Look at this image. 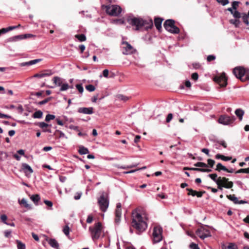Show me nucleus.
I'll list each match as a JSON object with an SVG mask.
<instances>
[{"label":"nucleus","mask_w":249,"mask_h":249,"mask_svg":"<svg viewBox=\"0 0 249 249\" xmlns=\"http://www.w3.org/2000/svg\"><path fill=\"white\" fill-rule=\"evenodd\" d=\"M191 77L192 79L196 81L198 78V74L197 72H194L192 74Z\"/></svg>","instance_id":"61"},{"label":"nucleus","mask_w":249,"mask_h":249,"mask_svg":"<svg viewBox=\"0 0 249 249\" xmlns=\"http://www.w3.org/2000/svg\"><path fill=\"white\" fill-rule=\"evenodd\" d=\"M194 166L196 167L203 168L208 167V165L206 163L202 162H197L194 164Z\"/></svg>","instance_id":"38"},{"label":"nucleus","mask_w":249,"mask_h":249,"mask_svg":"<svg viewBox=\"0 0 249 249\" xmlns=\"http://www.w3.org/2000/svg\"><path fill=\"white\" fill-rule=\"evenodd\" d=\"M52 74V73L51 72L50 73H36L34 75V77L36 78H42L45 76H50Z\"/></svg>","instance_id":"30"},{"label":"nucleus","mask_w":249,"mask_h":249,"mask_svg":"<svg viewBox=\"0 0 249 249\" xmlns=\"http://www.w3.org/2000/svg\"><path fill=\"white\" fill-rule=\"evenodd\" d=\"M208 164H207L208 166H210L211 168H212L215 163V161L212 159H208L207 160Z\"/></svg>","instance_id":"54"},{"label":"nucleus","mask_w":249,"mask_h":249,"mask_svg":"<svg viewBox=\"0 0 249 249\" xmlns=\"http://www.w3.org/2000/svg\"><path fill=\"white\" fill-rule=\"evenodd\" d=\"M186 190L188 191V195L192 196H196L195 192L196 191L193 190L191 188H187Z\"/></svg>","instance_id":"52"},{"label":"nucleus","mask_w":249,"mask_h":249,"mask_svg":"<svg viewBox=\"0 0 249 249\" xmlns=\"http://www.w3.org/2000/svg\"><path fill=\"white\" fill-rule=\"evenodd\" d=\"M98 203L101 211L105 212L109 205V200L107 198L105 197L104 192L98 198Z\"/></svg>","instance_id":"7"},{"label":"nucleus","mask_w":249,"mask_h":249,"mask_svg":"<svg viewBox=\"0 0 249 249\" xmlns=\"http://www.w3.org/2000/svg\"><path fill=\"white\" fill-rule=\"evenodd\" d=\"M20 203L24 205V207L27 208H30V205L27 203L25 198H22L20 201Z\"/></svg>","instance_id":"55"},{"label":"nucleus","mask_w":249,"mask_h":249,"mask_svg":"<svg viewBox=\"0 0 249 249\" xmlns=\"http://www.w3.org/2000/svg\"><path fill=\"white\" fill-rule=\"evenodd\" d=\"M30 199L32 200V201H33V202L34 203V204L36 205H38V202L40 200V197L39 195L35 194V195H32L30 197Z\"/></svg>","instance_id":"20"},{"label":"nucleus","mask_w":249,"mask_h":249,"mask_svg":"<svg viewBox=\"0 0 249 249\" xmlns=\"http://www.w3.org/2000/svg\"><path fill=\"white\" fill-rule=\"evenodd\" d=\"M222 248V249H238L237 245L233 243H230L227 246L223 245Z\"/></svg>","instance_id":"24"},{"label":"nucleus","mask_w":249,"mask_h":249,"mask_svg":"<svg viewBox=\"0 0 249 249\" xmlns=\"http://www.w3.org/2000/svg\"><path fill=\"white\" fill-rule=\"evenodd\" d=\"M86 89L89 91V92H92L93 91L95 90V87L92 85H91V84H89V85H88L87 86H86Z\"/></svg>","instance_id":"43"},{"label":"nucleus","mask_w":249,"mask_h":249,"mask_svg":"<svg viewBox=\"0 0 249 249\" xmlns=\"http://www.w3.org/2000/svg\"><path fill=\"white\" fill-rule=\"evenodd\" d=\"M43 112L42 111L39 110L34 112L32 117L34 118L40 119L42 117Z\"/></svg>","instance_id":"28"},{"label":"nucleus","mask_w":249,"mask_h":249,"mask_svg":"<svg viewBox=\"0 0 249 249\" xmlns=\"http://www.w3.org/2000/svg\"><path fill=\"white\" fill-rule=\"evenodd\" d=\"M41 60H42L41 59H36L29 61L28 62L21 63L19 64V66L20 67L29 66L36 64L37 63L40 62Z\"/></svg>","instance_id":"18"},{"label":"nucleus","mask_w":249,"mask_h":249,"mask_svg":"<svg viewBox=\"0 0 249 249\" xmlns=\"http://www.w3.org/2000/svg\"><path fill=\"white\" fill-rule=\"evenodd\" d=\"M17 28H18V26H9L7 28H3V32L6 33L10 31H11V30H13L14 29H16Z\"/></svg>","instance_id":"41"},{"label":"nucleus","mask_w":249,"mask_h":249,"mask_svg":"<svg viewBox=\"0 0 249 249\" xmlns=\"http://www.w3.org/2000/svg\"><path fill=\"white\" fill-rule=\"evenodd\" d=\"M232 72L235 77L241 81L249 80V70L242 67H237L233 69Z\"/></svg>","instance_id":"3"},{"label":"nucleus","mask_w":249,"mask_h":249,"mask_svg":"<svg viewBox=\"0 0 249 249\" xmlns=\"http://www.w3.org/2000/svg\"><path fill=\"white\" fill-rule=\"evenodd\" d=\"M78 112L85 114H92L93 113V107H79L77 110Z\"/></svg>","instance_id":"15"},{"label":"nucleus","mask_w":249,"mask_h":249,"mask_svg":"<svg viewBox=\"0 0 249 249\" xmlns=\"http://www.w3.org/2000/svg\"><path fill=\"white\" fill-rule=\"evenodd\" d=\"M36 125H38L39 127L44 129L45 128H46L48 126H51V124H49L47 123H45L43 122H39L35 124Z\"/></svg>","instance_id":"32"},{"label":"nucleus","mask_w":249,"mask_h":249,"mask_svg":"<svg viewBox=\"0 0 249 249\" xmlns=\"http://www.w3.org/2000/svg\"><path fill=\"white\" fill-rule=\"evenodd\" d=\"M230 24L233 25L235 27L238 28L241 23V21L238 18L231 19L229 20Z\"/></svg>","instance_id":"25"},{"label":"nucleus","mask_w":249,"mask_h":249,"mask_svg":"<svg viewBox=\"0 0 249 249\" xmlns=\"http://www.w3.org/2000/svg\"><path fill=\"white\" fill-rule=\"evenodd\" d=\"M20 39L21 40L23 39L30 38V37L34 36H35L32 34H24V35H20Z\"/></svg>","instance_id":"45"},{"label":"nucleus","mask_w":249,"mask_h":249,"mask_svg":"<svg viewBox=\"0 0 249 249\" xmlns=\"http://www.w3.org/2000/svg\"><path fill=\"white\" fill-rule=\"evenodd\" d=\"M189 247L191 249H200L197 244L195 243H192L190 244Z\"/></svg>","instance_id":"56"},{"label":"nucleus","mask_w":249,"mask_h":249,"mask_svg":"<svg viewBox=\"0 0 249 249\" xmlns=\"http://www.w3.org/2000/svg\"><path fill=\"white\" fill-rule=\"evenodd\" d=\"M63 78L58 76H54L53 79V83L57 86H61L63 83Z\"/></svg>","instance_id":"19"},{"label":"nucleus","mask_w":249,"mask_h":249,"mask_svg":"<svg viewBox=\"0 0 249 249\" xmlns=\"http://www.w3.org/2000/svg\"><path fill=\"white\" fill-rule=\"evenodd\" d=\"M63 231L64 232V233L68 236V235H69V233H70V228L69 227L68 225H66L63 229Z\"/></svg>","instance_id":"47"},{"label":"nucleus","mask_w":249,"mask_h":249,"mask_svg":"<svg viewBox=\"0 0 249 249\" xmlns=\"http://www.w3.org/2000/svg\"><path fill=\"white\" fill-rule=\"evenodd\" d=\"M235 113L236 115L238 117L240 121H241L243 119V116L244 114V111L243 110L240 108H238L236 109L235 111Z\"/></svg>","instance_id":"23"},{"label":"nucleus","mask_w":249,"mask_h":249,"mask_svg":"<svg viewBox=\"0 0 249 249\" xmlns=\"http://www.w3.org/2000/svg\"><path fill=\"white\" fill-rule=\"evenodd\" d=\"M103 230L102 224L101 222L95 223L93 227H89V231L90 233L91 238L93 241L98 240L102 233Z\"/></svg>","instance_id":"4"},{"label":"nucleus","mask_w":249,"mask_h":249,"mask_svg":"<svg viewBox=\"0 0 249 249\" xmlns=\"http://www.w3.org/2000/svg\"><path fill=\"white\" fill-rule=\"evenodd\" d=\"M227 170V167L223 165L221 163H218L216 165V167L215 169V170L220 172L221 171H225Z\"/></svg>","instance_id":"29"},{"label":"nucleus","mask_w":249,"mask_h":249,"mask_svg":"<svg viewBox=\"0 0 249 249\" xmlns=\"http://www.w3.org/2000/svg\"><path fill=\"white\" fill-rule=\"evenodd\" d=\"M52 98H53L52 97H48V98H46L45 99L37 103L36 104L38 105H44V104L47 103L50 101H51L52 99Z\"/></svg>","instance_id":"35"},{"label":"nucleus","mask_w":249,"mask_h":249,"mask_svg":"<svg viewBox=\"0 0 249 249\" xmlns=\"http://www.w3.org/2000/svg\"><path fill=\"white\" fill-rule=\"evenodd\" d=\"M43 90H41L40 91L37 92H32L31 95H35L37 97L41 96L42 95V93H43Z\"/></svg>","instance_id":"58"},{"label":"nucleus","mask_w":249,"mask_h":249,"mask_svg":"<svg viewBox=\"0 0 249 249\" xmlns=\"http://www.w3.org/2000/svg\"><path fill=\"white\" fill-rule=\"evenodd\" d=\"M118 99L124 101V102L127 101L129 99V97L126 96H124L122 94H119L118 96Z\"/></svg>","instance_id":"49"},{"label":"nucleus","mask_w":249,"mask_h":249,"mask_svg":"<svg viewBox=\"0 0 249 249\" xmlns=\"http://www.w3.org/2000/svg\"><path fill=\"white\" fill-rule=\"evenodd\" d=\"M173 119V114L172 113H169L166 117V122L169 123Z\"/></svg>","instance_id":"63"},{"label":"nucleus","mask_w":249,"mask_h":249,"mask_svg":"<svg viewBox=\"0 0 249 249\" xmlns=\"http://www.w3.org/2000/svg\"><path fill=\"white\" fill-rule=\"evenodd\" d=\"M242 18L243 22L247 26L249 25V18H247L246 13H242Z\"/></svg>","instance_id":"37"},{"label":"nucleus","mask_w":249,"mask_h":249,"mask_svg":"<svg viewBox=\"0 0 249 249\" xmlns=\"http://www.w3.org/2000/svg\"><path fill=\"white\" fill-rule=\"evenodd\" d=\"M121 207L122 205L121 203H118L117 204L115 213H117L118 215H119L120 213H122Z\"/></svg>","instance_id":"42"},{"label":"nucleus","mask_w":249,"mask_h":249,"mask_svg":"<svg viewBox=\"0 0 249 249\" xmlns=\"http://www.w3.org/2000/svg\"><path fill=\"white\" fill-rule=\"evenodd\" d=\"M215 56L214 55H209L208 56L207 60L208 62H211L215 59Z\"/></svg>","instance_id":"62"},{"label":"nucleus","mask_w":249,"mask_h":249,"mask_svg":"<svg viewBox=\"0 0 249 249\" xmlns=\"http://www.w3.org/2000/svg\"><path fill=\"white\" fill-rule=\"evenodd\" d=\"M21 169L26 176H28V174H31L33 173V170L31 167L26 163H22Z\"/></svg>","instance_id":"14"},{"label":"nucleus","mask_w":249,"mask_h":249,"mask_svg":"<svg viewBox=\"0 0 249 249\" xmlns=\"http://www.w3.org/2000/svg\"><path fill=\"white\" fill-rule=\"evenodd\" d=\"M18 40H21L20 35L12 36L11 37L7 38L6 40V42H16Z\"/></svg>","instance_id":"27"},{"label":"nucleus","mask_w":249,"mask_h":249,"mask_svg":"<svg viewBox=\"0 0 249 249\" xmlns=\"http://www.w3.org/2000/svg\"><path fill=\"white\" fill-rule=\"evenodd\" d=\"M196 233L202 239H204L207 237L211 236L210 231L207 229L202 228L198 229L196 231Z\"/></svg>","instance_id":"12"},{"label":"nucleus","mask_w":249,"mask_h":249,"mask_svg":"<svg viewBox=\"0 0 249 249\" xmlns=\"http://www.w3.org/2000/svg\"><path fill=\"white\" fill-rule=\"evenodd\" d=\"M55 116L54 115L47 114L46 116L45 120L46 122H49L51 120H53L54 119H55Z\"/></svg>","instance_id":"44"},{"label":"nucleus","mask_w":249,"mask_h":249,"mask_svg":"<svg viewBox=\"0 0 249 249\" xmlns=\"http://www.w3.org/2000/svg\"><path fill=\"white\" fill-rule=\"evenodd\" d=\"M236 174L239 173H246L249 174V168H242L235 172Z\"/></svg>","instance_id":"40"},{"label":"nucleus","mask_w":249,"mask_h":249,"mask_svg":"<svg viewBox=\"0 0 249 249\" xmlns=\"http://www.w3.org/2000/svg\"><path fill=\"white\" fill-rule=\"evenodd\" d=\"M78 152L80 155H85L89 153L88 148L85 147L83 145H80L79 146Z\"/></svg>","instance_id":"22"},{"label":"nucleus","mask_w":249,"mask_h":249,"mask_svg":"<svg viewBox=\"0 0 249 249\" xmlns=\"http://www.w3.org/2000/svg\"><path fill=\"white\" fill-rule=\"evenodd\" d=\"M11 233H12V231L10 230L5 231L4 232L5 237L6 238L10 237Z\"/></svg>","instance_id":"59"},{"label":"nucleus","mask_w":249,"mask_h":249,"mask_svg":"<svg viewBox=\"0 0 249 249\" xmlns=\"http://www.w3.org/2000/svg\"><path fill=\"white\" fill-rule=\"evenodd\" d=\"M0 219H1V221L4 223L5 224H7V222H6V220L7 219V216L5 214H2L0 215Z\"/></svg>","instance_id":"57"},{"label":"nucleus","mask_w":249,"mask_h":249,"mask_svg":"<svg viewBox=\"0 0 249 249\" xmlns=\"http://www.w3.org/2000/svg\"><path fill=\"white\" fill-rule=\"evenodd\" d=\"M175 21L172 19L165 20L163 23V27L168 32L173 34H178L180 32V29L175 25Z\"/></svg>","instance_id":"5"},{"label":"nucleus","mask_w":249,"mask_h":249,"mask_svg":"<svg viewBox=\"0 0 249 249\" xmlns=\"http://www.w3.org/2000/svg\"><path fill=\"white\" fill-rule=\"evenodd\" d=\"M102 7L106 9L107 14L111 16H119L122 11V8L118 5H104Z\"/></svg>","instance_id":"6"},{"label":"nucleus","mask_w":249,"mask_h":249,"mask_svg":"<svg viewBox=\"0 0 249 249\" xmlns=\"http://www.w3.org/2000/svg\"><path fill=\"white\" fill-rule=\"evenodd\" d=\"M216 184L217 185L218 189L220 190H222L223 188L230 189L232 187L233 185L232 181H229V178H228V182H223V180H219L218 181H216Z\"/></svg>","instance_id":"13"},{"label":"nucleus","mask_w":249,"mask_h":249,"mask_svg":"<svg viewBox=\"0 0 249 249\" xmlns=\"http://www.w3.org/2000/svg\"><path fill=\"white\" fill-rule=\"evenodd\" d=\"M162 229L160 227H154L153 232V242L157 243L160 242L162 240Z\"/></svg>","instance_id":"9"},{"label":"nucleus","mask_w":249,"mask_h":249,"mask_svg":"<svg viewBox=\"0 0 249 249\" xmlns=\"http://www.w3.org/2000/svg\"><path fill=\"white\" fill-rule=\"evenodd\" d=\"M217 142L222 145L224 148H227V145L226 142L223 140L218 141Z\"/></svg>","instance_id":"64"},{"label":"nucleus","mask_w":249,"mask_h":249,"mask_svg":"<svg viewBox=\"0 0 249 249\" xmlns=\"http://www.w3.org/2000/svg\"><path fill=\"white\" fill-rule=\"evenodd\" d=\"M204 193H205V191H204L201 192H197L196 191L195 192L196 196L198 197H201Z\"/></svg>","instance_id":"60"},{"label":"nucleus","mask_w":249,"mask_h":249,"mask_svg":"<svg viewBox=\"0 0 249 249\" xmlns=\"http://www.w3.org/2000/svg\"><path fill=\"white\" fill-rule=\"evenodd\" d=\"M232 16L235 18L239 19L242 18V13L239 12L237 10H234L232 13Z\"/></svg>","instance_id":"34"},{"label":"nucleus","mask_w":249,"mask_h":249,"mask_svg":"<svg viewBox=\"0 0 249 249\" xmlns=\"http://www.w3.org/2000/svg\"><path fill=\"white\" fill-rule=\"evenodd\" d=\"M216 1L220 3L222 5L225 6L229 3V0H216Z\"/></svg>","instance_id":"53"},{"label":"nucleus","mask_w":249,"mask_h":249,"mask_svg":"<svg viewBox=\"0 0 249 249\" xmlns=\"http://www.w3.org/2000/svg\"><path fill=\"white\" fill-rule=\"evenodd\" d=\"M208 177L210 178L214 182L216 183V181L219 180H223V182H228V178L225 177L221 178L220 177L217 178V175L215 173L209 174Z\"/></svg>","instance_id":"16"},{"label":"nucleus","mask_w":249,"mask_h":249,"mask_svg":"<svg viewBox=\"0 0 249 249\" xmlns=\"http://www.w3.org/2000/svg\"><path fill=\"white\" fill-rule=\"evenodd\" d=\"M70 86L69 84L65 82L63 83L62 85L61 86V88L60 89V91H65L67 90L68 89H69Z\"/></svg>","instance_id":"36"},{"label":"nucleus","mask_w":249,"mask_h":249,"mask_svg":"<svg viewBox=\"0 0 249 249\" xmlns=\"http://www.w3.org/2000/svg\"><path fill=\"white\" fill-rule=\"evenodd\" d=\"M163 20V19L159 17H155L154 18V24L156 28L158 30L159 32L161 31V24Z\"/></svg>","instance_id":"17"},{"label":"nucleus","mask_w":249,"mask_h":249,"mask_svg":"<svg viewBox=\"0 0 249 249\" xmlns=\"http://www.w3.org/2000/svg\"><path fill=\"white\" fill-rule=\"evenodd\" d=\"M227 197L229 200L233 201L234 204H237L236 202H238V200L237 197H236L234 195H227Z\"/></svg>","instance_id":"31"},{"label":"nucleus","mask_w":249,"mask_h":249,"mask_svg":"<svg viewBox=\"0 0 249 249\" xmlns=\"http://www.w3.org/2000/svg\"><path fill=\"white\" fill-rule=\"evenodd\" d=\"M122 44L124 45L122 47L123 49L122 53L123 54H131L136 51V50L135 49H134L133 46L127 41H123L122 43Z\"/></svg>","instance_id":"10"},{"label":"nucleus","mask_w":249,"mask_h":249,"mask_svg":"<svg viewBox=\"0 0 249 249\" xmlns=\"http://www.w3.org/2000/svg\"><path fill=\"white\" fill-rule=\"evenodd\" d=\"M112 23L117 24H124V21L123 19H116L113 20Z\"/></svg>","instance_id":"46"},{"label":"nucleus","mask_w":249,"mask_h":249,"mask_svg":"<svg viewBox=\"0 0 249 249\" xmlns=\"http://www.w3.org/2000/svg\"><path fill=\"white\" fill-rule=\"evenodd\" d=\"M127 21L131 26H135L136 30H139L144 27L145 30L148 31L153 26V22L152 19L147 21L141 18L128 17L127 18Z\"/></svg>","instance_id":"2"},{"label":"nucleus","mask_w":249,"mask_h":249,"mask_svg":"<svg viewBox=\"0 0 249 249\" xmlns=\"http://www.w3.org/2000/svg\"><path fill=\"white\" fill-rule=\"evenodd\" d=\"M56 133H58L59 134L58 136L59 138H65L66 139L68 138V137L66 136V135L62 131H61L59 130H56V131H55V132L53 134V135H55Z\"/></svg>","instance_id":"39"},{"label":"nucleus","mask_w":249,"mask_h":249,"mask_svg":"<svg viewBox=\"0 0 249 249\" xmlns=\"http://www.w3.org/2000/svg\"><path fill=\"white\" fill-rule=\"evenodd\" d=\"M239 3L240 2L238 1H234L231 3L232 8L234 10H237Z\"/></svg>","instance_id":"48"},{"label":"nucleus","mask_w":249,"mask_h":249,"mask_svg":"<svg viewBox=\"0 0 249 249\" xmlns=\"http://www.w3.org/2000/svg\"><path fill=\"white\" fill-rule=\"evenodd\" d=\"M48 243L52 248L55 249H58L59 248V244L55 239H50Z\"/></svg>","instance_id":"21"},{"label":"nucleus","mask_w":249,"mask_h":249,"mask_svg":"<svg viewBox=\"0 0 249 249\" xmlns=\"http://www.w3.org/2000/svg\"><path fill=\"white\" fill-rule=\"evenodd\" d=\"M235 120V117L234 116L230 117L227 115H222L218 119V122L224 125H230L232 124Z\"/></svg>","instance_id":"8"},{"label":"nucleus","mask_w":249,"mask_h":249,"mask_svg":"<svg viewBox=\"0 0 249 249\" xmlns=\"http://www.w3.org/2000/svg\"><path fill=\"white\" fill-rule=\"evenodd\" d=\"M122 213H120L119 215H118L117 213H115V223L117 224L120 223L121 220Z\"/></svg>","instance_id":"50"},{"label":"nucleus","mask_w":249,"mask_h":249,"mask_svg":"<svg viewBox=\"0 0 249 249\" xmlns=\"http://www.w3.org/2000/svg\"><path fill=\"white\" fill-rule=\"evenodd\" d=\"M75 87L80 93L83 92L84 89L81 84H76Z\"/></svg>","instance_id":"51"},{"label":"nucleus","mask_w":249,"mask_h":249,"mask_svg":"<svg viewBox=\"0 0 249 249\" xmlns=\"http://www.w3.org/2000/svg\"><path fill=\"white\" fill-rule=\"evenodd\" d=\"M213 80L221 87H225L227 85L228 78L224 72H223L220 76H215Z\"/></svg>","instance_id":"11"},{"label":"nucleus","mask_w":249,"mask_h":249,"mask_svg":"<svg viewBox=\"0 0 249 249\" xmlns=\"http://www.w3.org/2000/svg\"><path fill=\"white\" fill-rule=\"evenodd\" d=\"M16 243L17 244V248L18 249H25L26 246L25 244L20 241L18 240H16Z\"/></svg>","instance_id":"33"},{"label":"nucleus","mask_w":249,"mask_h":249,"mask_svg":"<svg viewBox=\"0 0 249 249\" xmlns=\"http://www.w3.org/2000/svg\"><path fill=\"white\" fill-rule=\"evenodd\" d=\"M75 37L77 38L80 42L85 41L87 39L85 35L83 34H77L75 35Z\"/></svg>","instance_id":"26"},{"label":"nucleus","mask_w":249,"mask_h":249,"mask_svg":"<svg viewBox=\"0 0 249 249\" xmlns=\"http://www.w3.org/2000/svg\"><path fill=\"white\" fill-rule=\"evenodd\" d=\"M132 217L131 226L136 230L137 234H140L146 230L147 224L140 213L137 212H133Z\"/></svg>","instance_id":"1"}]
</instances>
